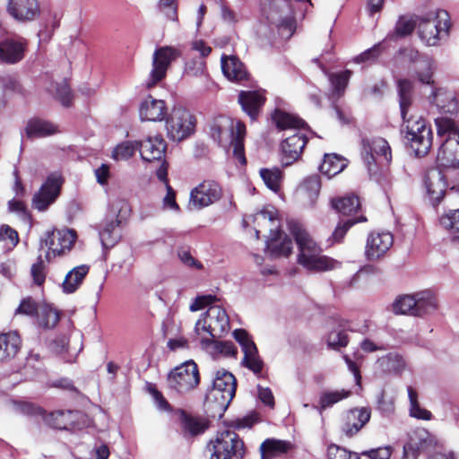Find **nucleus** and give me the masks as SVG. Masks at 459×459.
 Here are the masks:
<instances>
[{"instance_id":"obj_1","label":"nucleus","mask_w":459,"mask_h":459,"mask_svg":"<svg viewBox=\"0 0 459 459\" xmlns=\"http://www.w3.org/2000/svg\"><path fill=\"white\" fill-rule=\"evenodd\" d=\"M412 82L408 79L397 82L399 105L403 120L402 132L417 156H425L432 145L433 134L431 128L421 117L411 116L407 118V113L412 103Z\"/></svg>"},{"instance_id":"obj_2","label":"nucleus","mask_w":459,"mask_h":459,"mask_svg":"<svg viewBox=\"0 0 459 459\" xmlns=\"http://www.w3.org/2000/svg\"><path fill=\"white\" fill-rule=\"evenodd\" d=\"M289 230L298 245V262L304 268L313 272H326L340 267V262L322 255L321 247L301 223L290 221Z\"/></svg>"},{"instance_id":"obj_3","label":"nucleus","mask_w":459,"mask_h":459,"mask_svg":"<svg viewBox=\"0 0 459 459\" xmlns=\"http://www.w3.org/2000/svg\"><path fill=\"white\" fill-rule=\"evenodd\" d=\"M210 134L220 145L232 146L233 154L239 163L242 165L247 163L244 153L246 126L243 122L234 121L227 116H220L211 124Z\"/></svg>"},{"instance_id":"obj_4","label":"nucleus","mask_w":459,"mask_h":459,"mask_svg":"<svg viewBox=\"0 0 459 459\" xmlns=\"http://www.w3.org/2000/svg\"><path fill=\"white\" fill-rule=\"evenodd\" d=\"M449 28L450 17L445 10L420 17L418 22L419 36L428 46H437L443 37L447 36Z\"/></svg>"},{"instance_id":"obj_5","label":"nucleus","mask_w":459,"mask_h":459,"mask_svg":"<svg viewBox=\"0 0 459 459\" xmlns=\"http://www.w3.org/2000/svg\"><path fill=\"white\" fill-rule=\"evenodd\" d=\"M236 378L225 369L216 371L212 379V388L207 395L210 403H214L218 413L221 415L229 407L236 393Z\"/></svg>"},{"instance_id":"obj_6","label":"nucleus","mask_w":459,"mask_h":459,"mask_svg":"<svg viewBox=\"0 0 459 459\" xmlns=\"http://www.w3.org/2000/svg\"><path fill=\"white\" fill-rule=\"evenodd\" d=\"M207 449L211 459H240L245 453L244 442L232 430L218 432L207 445Z\"/></svg>"},{"instance_id":"obj_7","label":"nucleus","mask_w":459,"mask_h":459,"mask_svg":"<svg viewBox=\"0 0 459 459\" xmlns=\"http://www.w3.org/2000/svg\"><path fill=\"white\" fill-rule=\"evenodd\" d=\"M230 330V318L224 308L220 306H212L206 313L197 320L195 332L197 335L207 333L212 338H220Z\"/></svg>"},{"instance_id":"obj_8","label":"nucleus","mask_w":459,"mask_h":459,"mask_svg":"<svg viewBox=\"0 0 459 459\" xmlns=\"http://www.w3.org/2000/svg\"><path fill=\"white\" fill-rule=\"evenodd\" d=\"M200 382L198 367L193 360L186 361L176 367L168 376L167 385L169 389L186 394L195 389Z\"/></svg>"},{"instance_id":"obj_9","label":"nucleus","mask_w":459,"mask_h":459,"mask_svg":"<svg viewBox=\"0 0 459 459\" xmlns=\"http://www.w3.org/2000/svg\"><path fill=\"white\" fill-rule=\"evenodd\" d=\"M179 55V50L170 46L157 48L152 54V69L145 86L150 89L161 82L166 77L169 67Z\"/></svg>"},{"instance_id":"obj_10","label":"nucleus","mask_w":459,"mask_h":459,"mask_svg":"<svg viewBox=\"0 0 459 459\" xmlns=\"http://www.w3.org/2000/svg\"><path fill=\"white\" fill-rule=\"evenodd\" d=\"M168 137L180 142L195 131V120L191 113L181 107L174 108L166 121Z\"/></svg>"},{"instance_id":"obj_11","label":"nucleus","mask_w":459,"mask_h":459,"mask_svg":"<svg viewBox=\"0 0 459 459\" xmlns=\"http://www.w3.org/2000/svg\"><path fill=\"white\" fill-rule=\"evenodd\" d=\"M362 159L369 172L377 165H387L392 160L391 147L387 141L381 137L362 142Z\"/></svg>"},{"instance_id":"obj_12","label":"nucleus","mask_w":459,"mask_h":459,"mask_svg":"<svg viewBox=\"0 0 459 459\" xmlns=\"http://www.w3.org/2000/svg\"><path fill=\"white\" fill-rule=\"evenodd\" d=\"M75 232L72 230H54L48 231L44 238H40V247L43 246L48 248L46 259L50 262L52 257L64 255L70 251L74 241Z\"/></svg>"},{"instance_id":"obj_13","label":"nucleus","mask_w":459,"mask_h":459,"mask_svg":"<svg viewBox=\"0 0 459 459\" xmlns=\"http://www.w3.org/2000/svg\"><path fill=\"white\" fill-rule=\"evenodd\" d=\"M111 209L116 218L107 220L100 230V238L105 248H110L118 241L120 235L117 228L121 223V220L129 212V205L124 200H117L112 203Z\"/></svg>"},{"instance_id":"obj_14","label":"nucleus","mask_w":459,"mask_h":459,"mask_svg":"<svg viewBox=\"0 0 459 459\" xmlns=\"http://www.w3.org/2000/svg\"><path fill=\"white\" fill-rule=\"evenodd\" d=\"M61 186V176L56 172L51 173L34 194L31 200L32 207L39 212H46L57 199Z\"/></svg>"},{"instance_id":"obj_15","label":"nucleus","mask_w":459,"mask_h":459,"mask_svg":"<svg viewBox=\"0 0 459 459\" xmlns=\"http://www.w3.org/2000/svg\"><path fill=\"white\" fill-rule=\"evenodd\" d=\"M221 187L213 180H204L190 193L189 207L196 210L207 207L221 197Z\"/></svg>"},{"instance_id":"obj_16","label":"nucleus","mask_w":459,"mask_h":459,"mask_svg":"<svg viewBox=\"0 0 459 459\" xmlns=\"http://www.w3.org/2000/svg\"><path fill=\"white\" fill-rule=\"evenodd\" d=\"M371 418V410L368 407L353 408L342 417L340 429L342 433L351 437L358 434Z\"/></svg>"},{"instance_id":"obj_17","label":"nucleus","mask_w":459,"mask_h":459,"mask_svg":"<svg viewBox=\"0 0 459 459\" xmlns=\"http://www.w3.org/2000/svg\"><path fill=\"white\" fill-rule=\"evenodd\" d=\"M402 58L409 63H419L420 71H417L418 80L428 85H433V72L435 69L434 61L428 56H420L419 51L413 48H404L399 52Z\"/></svg>"},{"instance_id":"obj_18","label":"nucleus","mask_w":459,"mask_h":459,"mask_svg":"<svg viewBox=\"0 0 459 459\" xmlns=\"http://www.w3.org/2000/svg\"><path fill=\"white\" fill-rule=\"evenodd\" d=\"M393 243L394 238L390 232H371L368 237L365 251L368 259H378L390 249Z\"/></svg>"},{"instance_id":"obj_19","label":"nucleus","mask_w":459,"mask_h":459,"mask_svg":"<svg viewBox=\"0 0 459 459\" xmlns=\"http://www.w3.org/2000/svg\"><path fill=\"white\" fill-rule=\"evenodd\" d=\"M429 99L441 113L455 115L459 111V98L454 91L434 87Z\"/></svg>"},{"instance_id":"obj_20","label":"nucleus","mask_w":459,"mask_h":459,"mask_svg":"<svg viewBox=\"0 0 459 459\" xmlns=\"http://www.w3.org/2000/svg\"><path fill=\"white\" fill-rule=\"evenodd\" d=\"M307 143V137L302 133H295L287 137L281 144V162L284 166H289L297 160Z\"/></svg>"},{"instance_id":"obj_21","label":"nucleus","mask_w":459,"mask_h":459,"mask_svg":"<svg viewBox=\"0 0 459 459\" xmlns=\"http://www.w3.org/2000/svg\"><path fill=\"white\" fill-rule=\"evenodd\" d=\"M184 437H195L203 434L210 426L207 419L201 416H195L187 413L184 410H178V412Z\"/></svg>"},{"instance_id":"obj_22","label":"nucleus","mask_w":459,"mask_h":459,"mask_svg":"<svg viewBox=\"0 0 459 459\" xmlns=\"http://www.w3.org/2000/svg\"><path fill=\"white\" fill-rule=\"evenodd\" d=\"M7 11L22 22L33 21L39 14L37 0H9Z\"/></svg>"},{"instance_id":"obj_23","label":"nucleus","mask_w":459,"mask_h":459,"mask_svg":"<svg viewBox=\"0 0 459 459\" xmlns=\"http://www.w3.org/2000/svg\"><path fill=\"white\" fill-rule=\"evenodd\" d=\"M167 114V106L162 100L147 96L140 104L139 116L143 121H162Z\"/></svg>"},{"instance_id":"obj_24","label":"nucleus","mask_w":459,"mask_h":459,"mask_svg":"<svg viewBox=\"0 0 459 459\" xmlns=\"http://www.w3.org/2000/svg\"><path fill=\"white\" fill-rule=\"evenodd\" d=\"M437 159L442 167L459 169V135L442 142Z\"/></svg>"},{"instance_id":"obj_25","label":"nucleus","mask_w":459,"mask_h":459,"mask_svg":"<svg viewBox=\"0 0 459 459\" xmlns=\"http://www.w3.org/2000/svg\"><path fill=\"white\" fill-rule=\"evenodd\" d=\"M264 101L265 98L260 91H242L238 94V103L252 120L257 117Z\"/></svg>"},{"instance_id":"obj_26","label":"nucleus","mask_w":459,"mask_h":459,"mask_svg":"<svg viewBox=\"0 0 459 459\" xmlns=\"http://www.w3.org/2000/svg\"><path fill=\"white\" fill-rule=\"evenodd\" d=\"M166 143L160 136L148 137L139 143L140 154L146 161L160 160L165 156Z\"/></svg>"},{"instance_id":"obj_27","label":"nucleus","mask_w":459,"mask_h":459,"mask_svg":"<svg viewBox=\"0 0 459 459\" xmlns=\"http://www.w3.org/2000/svg\"><path fill=\"white\" fill-rule=\"evenodd\" d=\"M425 187L432 204H439L446 189V184L441 171L431 170L428 172L425 178Z\"/></svg>"},{"instance_id":"obj_28","label":"nucleus","mask_w":459,"mask_h":459,"mask_svg":"<svg viewBox=\"0 0 459 459\" xmlns=\"http://www.w3.org/2000/svg\"><path fill=\"white\" fill-rule=\"evenodd\" d=\"M221 70L230 81L241 82L247 79V72L243 63L235 56H221Z\"/></svg>"},{"instance_id":"obj_29","label":"nucleus","mask_w":459,"mask_h":459,"mask_svg":"<svg viewBox=\"0 0 459 459\" xmlns=\"http://www.w3.org/2000/svg\"><path fill=\"white\" fill-rule=\"evenodd\" d=\"M351 394V392L346 389L324 390L319 394L317 404H313L312 407L322 414L325 410L350 397Z\"/></svg>"},{"instance_id":"obj_30","label":"nucleus","mask_w":459,"mask_h":459,"mask_svg":"<svg viewBox=\"0 0 459 459\" xmlns=\"http://www.w3.org/2000/svg\"><path fill=\"white\" fill-rule=\"evenodd\" d=\"M24 44L21 41L6 39L0 42V61L15 64L23 58Z\"/></svg>"},{"instance_id":"obj_31","label":"nucleus","mask_w":459,"mask_h":459,"mask_svg":"<svg viewBox=\"0 0 459 459\" xmlns=\"http://www.w3.org/2000/svg\"><path fill=\"white\" fill-rule=\"evenodd\" d=\"M90 267L87 264H81L69 271L62 282L63 292L71 294L75 292L82 284L85 277L89 273Z\"/></svg>"},{"instance_id":"obj_32","label":"nucleus","mask_w":459,"mask_h":459,"mask_svg":"<svg viewBox=\"0 0 459 459\" xmlns=\"http://www.w3.org/2000/svg\"><path fill=\"white\" fill-rule=\"evenodd\" d=\"M321 180L318 176L305 178L298 188L300 198L309 206H313L319 195Z\"/></svg>"},{"instance_id":"obj_33","label":"nucleus","mask_w":459,"mask_h":459,"mask_svg":"<svg viewBox=\"0 0 459 459\" xmlns=\"http://www.w3.org/2000/svg\"><path fill=\"white\" fill-rule=\"evenodd\" d=\"M292 241L284 233L277 231L274 237L266 242L268 253L273 257L288 256L292 251Z\"/></svg>"},{"instance_id":"obj_34","label":"nucleus","mask_w":459,"mask_h":459,"mask_svg":"<svg viewBox=\"0 0 459 459\" xmlns=\"http://www.w3.org/2000/svg\"><path fill=\"white\" fill-rule=\"evenodd\" d=\"M21 338L16 332L0 334V361L15 357L21 348Z\"/></svg>"},{"instance_id":"obj_35","label":"nucleus","mask_w":459,"mask_h":459,"mask_svg":"<svg viewBox=\"0 0 459 459\" xmlns=\"http://www.w3.org/2000/svg\"><path fill=\"white\" fill-rule=\"evenodd\" d=\"M82 415L79 411H57L50 413L46 421L48 424L58 429H69L75 427L76 420Z\"/></svg>"},{"instance_id":"obj_36","label":"nucleus","mask_w":459,"mask_h":459,"mask_svg":"<svg viewBox=\"0 0 459 459\" xmlns=\"http://www.w3.org/2000/svg\"><path fill=\"white\" fill-rule=\"evenodd\" d=\"M292 444L289 441L267 438L260 446L261 456L263 459H271L289 453Z\"/></svg>"},{"instance_id":"obj_37","label":"nucleus","mask_w":459,"mask_h":459,"mask_svg":"<svg viewBox=\"0 0 459 459\" xmlns=\"http://www.w3.org/2000/svg\"><path fill=\"white\" fill-rule=\"evenodd\" d=\"M25 132L29 138H40L54 134L57 127L48 121L33 118L28 122Z\"/></svg>"},{"instance_id":"obj_38","label":"nucleus","mask_w":459,"mask_h":459,"mask_svg":"<svg viewBox=\"0 0 459 459\" xmlns=\"http://www.w3.org/2000/svg\"><path fill=\"white\" fill-rule=\"evenodd\" d=\"M415 308L413 314L415 316H422L431 314L437 307V299L434 294L429 290H425L415 294Z\"/></svg>"},{"instance_id":"obj_39","label":"nucleus","mask_w":459,"mask_h":459,"mask_svg":"<svg viewBox=\"0 0 459 459\" xmlns=\"http://www.w3.org/2000/svg\"><path fill=\"white\" fill-rule=\"evenodd\" d=\"M347 166V161L337 154H325L319 169L322 174L332 178L341 173Z\"/></svg>"},{"instance_id":"obj_40","label":"nucleus","mask_w":459,"mask_h":459,"mask_svg":"<svg viewBox=\"0 0 459 459\" xmlns=\"http://www.w3.org/2000/svg\"><path fill=\"white\" fill-rule=\"evenodd\" d=\"M201 342L205 348H210V352L214 356L235 357L237 354L236 346L230 341H213L212 339L202 337Z\"/></svg>"},{"instance_id":"obj_41","label":"nucleus","mask_w":459,"mask_h":459,"mask_svg":"<svg viewBox=\"0 0 459 459\" xmlns=\"http://www.w3.org/2000/svg\"><path fill=\"white\" fill-rule=\"evenodd\" d=\"M331 204L336 212L345 216L352 215L360 208L359 197L354 195L333 198Z\"/></svg>"},{"instance_id":"obj_42","label":"nucleus","mask_w":459,"mask_h":459,"mask_svg":"<svg viewBox=\"0 0 459 459\" xmlns=\"http://www.w3.org/2000/svg\"><path fill=\"white\" fill-rule=\"evenodd\" d=\"M244 357L241 364L250 369L256 376L260 375L264 367L263 360L260 359L255 344H249L243 351Z\"/></svg>"},{"instance_id":"obj_43","label":"nucleus","mask_w":459,"mask_h":459,"mask_svg":"<svg viewBox=\"0 0 459 459\" xmlns=\"http://www.w3.org/2000/svg\"><path fill=\"white\" fill-rule=\"evenodd\" d=\"M272 118L276 126L281 130L300 128L305 125L302 119L281 110H275Z\"/></svg>"},{"instance_id":"obj_44","label":"nucleus","mask_w":459,"mask_h":459,"mask_svg":"<svg viewBox=\"0 0 459 459\" xmlns=\"http://www.w3.org/2000/svg\"><path fill=\"white\" fill-rule=\"evenodd\" d=\"M437 135L443 139H451L459 135L458 126L451 117H439L435 119Z\"/></svg>"},{"instance_id":"obj_45","label":"nucleus","mask_w":459,"mask_h":459,"mask_svg":"<svg viewBox=\"0 0 459 459\" xmlns=\"http://www.w3.org/2000/svg\"><path fill=\"white\" fill-rule=\"evenodd\" d=\"M38 325L45 329L53 328L59 321V314L51 306L41 304L37 316Z\"/></svg>"},{"instance_id":"obj_46","label":"nucleus","mask_w":459,"mask_h":459,"mask_svg":"<svg viewBox=\"0 0 459 459\" xmlns=\"http://www.w3.org/2000/svg\"><path fill=\"white\" fill-rule=\"evenodd\" d=\"M351 75V72L350 70H345L336 74H329V81L332 85L331 98H334L335 96L339 98L344 93Z\"/></svg>"},{"instance_id":"obj_47","label":"nucleus","mask_w":459,"mask_h":459,"mask_svg":"<svg viewBox=\"0 0 459 459\" xmlns=\"http://www.w3.org/2000/svg\"><path fill=\"white\" fill-rule=\"evenodd\" d=\"M254 222L258 227H268L270 232L273 234L278 223L277 212L273 208L263 209L254 215Z\"/></svg>"},{"instance_id":"obj_48","label":"nucleus","mask_w":459,"mask_h":459,"mask_svg":"<svg viewBox=\"0 0 459 459\" xmlns=\"http://www.w3.org/2000/svg\"><path fill=\"white\" fill-rule=\"evenodd\" d=\"M139 148V142L125 141L117 144L112 152V159L119 160H127L134 156Z\"/></svg>"},{"instance_id":"obj_49","label":"nucleus","mask_w":459,"mask_h":459,"mask_svg":"<svg viewBox=\"0 0 459 459\" xmlns=\"http://www.w3.org/2000/svg\"><path fill=\"white\" fill-rule=\"evenodd\" d=\"M260 176L269 189L273 192L279 191L282 174L278 168L262 169L260 170Z\"/></svg>"},{"instance_id":"obj_50","label":"nucleus","mask_w":459,"mask_h":459,"mask_svg":"<svg viewBox=\"0 0 459 459\" xmlns=\"http://www.w3.org/2000/svg\"><path fill=\"white\" fill-rule=\"evenodd\" d=\"M415 305V295H403L394 300L393 311L395 314L414 316Z\"/></svg>"},{"instance_id":"obj_51","label":"nucleus","mask_w":459,"mask_h":459,"mask_svg":"<svg viewBox=\"0 0 459 459\" xmlns=\"http://www.w3.org/2000/svg\"><path fill=\"white\" fill-rule=\"evenodd\" d=\"M409 441L415 443V446L420 451L426 450L434 445V437L425 429H419L413 431Z\"/></svg>"},{"instance_id":"obj_52","label":"nucleus","mask_w":459,"mask_h":459,"mask_svg":"<svg viewBox=\"0 0 459 459\" xmlns=\"http://www.w3.org/2000/svg\"><path fill=\"white\" fill-rule=\"evenodd\" d=\"M50 91L55 92V97L65 107H69L73 101V94L71 89L65 80L56 82L50 89Z\"/></svg>"},{"instance_id":"obj_53","label":"nucleus","mask_w":459,"mask_h":459,"mask_svg":"<svg viewBox=\"0 0 459 459\" xmlns=\"http://www.w3.org/2000/svg\"><path fill=\"white\" fill-rule=\"evenodd\" d=\"M415 25L411 19L401 17L396 22L394 31L389 34L387 39H396L397 38L405 37L413 31Z\"/></svg>"},{"instance_id":"obj_54","label":"nucleus","mask_w":459,"mask_h":459,"mask_svg":"<svg viewBox=\"0 0 459 459\" xmlns=\"http://www.w3.org/2000/svg\"><path fill=\"white\" fill-rule=\"evenodd\" d=\"M440 225L451 232H459V209L450 210L439 219Z\"/></svg>"},{"instance_id":"obj_55","label":"nucleus","mask_w":459,"mask_h":459,"mask_svg":"<svg viewBox=\"0 0 459 459\" xmlns=\"http://www.w3.org/2000/svg\"><path fill=\"white\" fill-rule=\"evenodd\" d=\"M383 51L382 44H375L372 48H368L361 54L358 55L353 58V62L356 64L361 63H374L377 60L378 56Z\"/></svg>"},{"instance_id":"obj_56","label":"nucleus","mask_w":459,"mask_h":459,"mask_svg":"<svg viewBox=\"0 0 459 459\" xmlns=\"http://www.w3.org/2000/svg\"><path fill=\"white\" fill-rule=\"evenodd\" d=\"M367 221V218L363 215L356 219H349L343 222H340L333 232L334 241H341L345 236L348 230L356 223Z\"/></svg>"},{"instance_id":"obj_57","label":"nucleus","mask_w":459,"mask_h":459,"mask_svg":"<svg viewBox=\"0 0 459 459\" xmlns=\"http://www.w3.org/2000/svg\"><path fill=\"white\" fill-rule=\"evenodd\" d=\"M327 459H359V457L357 454L333 444L327 448Z\"/></svg>"},{"instance_id":"obj_58","label":"nucleus","mask_w":459,"mask_h":459,"mask_svg":"<svg viewBox=\"0 0 459 459\" xmlns=\"http://www.w3.org/2000/svg\"><path fill=\"white\" fill-rule=\"evenodd\" d=\"M327 344L333 349L345 347L348 344L347 334L342 331H333L327 336Z\"/></svg>"},{"instance_id":"obj_59","label":"nucleus","mask_w":459,"mask_h":459,"mask_svg":"<svg viewBox=\"0 0 459 459\" xmlns=\"http://www.w3.org/2000/svg\"><path fill=\"white\" fill-rule=\"evenodd\" d=\"M30 273L36 284L41 285L45 281V265L41 255H39L37 262L32 264Z\"/></svg>"},{"instance_id":"obj_60","label":"nucleus","mask_w":459,"mask_h":459,"mask_svg":"<svg viewBox=\"0 0 459 459\" xmlns=\"http://www.w3.org/2000/svg\"><path fill=\"white\" fill-rule=\"evenodd\" d=\"M39 306L30 298L24 299L19 307L16 309V313L24 314L27 316H38L39 311Z\"/></svg>"},{"instance_id":"obj_61","label":"nucleus","mask_w":459,"mask_h":459,"mask_svg":"<svg viewBox=\"0 0 459 459\" xmlns=\"http://www.w3.org/2000/svg\"><path fill=\"white\" fill-rule=\"evenodd\" d=\"M167 194L162 199V207L165 210L179 211L176 202V193L169 183H166Z\"/></svg>"},{"instance_id":"obj_62","label":"nucleus","mask_w":459,"mask_h":459,"mask_svg":"<svg viewBox=\"0 0 459 459\" xmlns=\"http://www.w3.org/2000/svg\"><path fill=\"white\" fill-rule=\"evenodd\" d=\"M392 455V448L389 446L364 451L362 455L369 459H389Z\"/></svg>"},{"instance_id":"obj_63","label":"nucleus","mask_w":459,"mask_h":459,"mask_svg":"<svg viewBox=\"0 0 459 459\" xmlns=\"http://www.w3.org/2000/svg\"><path fill=\"white\" fill-rule=\"evenodd\" d=\"M215 297L212 295H203L197 296L195 300L191 303L189 309L192 312H195L204 308L206 306L215 301Z\"/></svg>"},{"instance_id":"obj_64","label":"nucleus","mask_w":459,"mask_h":459,"mask_svg":"<svg viewBox=\"0 0 459 459\" xmlns=\"http://www.w3.org/2000/svg\"><path fill=\"white\" fill-rule=\"evenodd\" d=\"M0 238L3 240H9L10 244L13 247L16 246L19 241L17 231L9 227L8 225L2 226Z\"/></svg>"}]
</instances>
